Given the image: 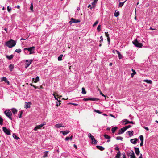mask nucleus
I'll use <instances>...</instances> for the list:
<instances>
[{
    "instance_id": "1",
    "label": "nucleus",
    "mask_w": 158,
    "mask_h": 158,
    "mask_svg": "<svg viewBox=\"0 0 158 158\" xmlns=\"http://www.w3.org/2000/svg\"><path fill=\"white\" fill-rule=\"evenodd\" d=\"M16 44V41L12 40H10L6 43V45L10 48L15 46Z\"/></svg>"
},
{
    "instance_id": "2",
    "label": "nucleus",
    "mask_w": 158,
    "mask_h": 158,
    "mask_svg": "<svg viewBox=\"0 0 158 158\" xmlns=\"http://www.w3.org/2000/svg\"><path fill=\"white\" fill-rule=\"evenodd\" d=\"M24 51H25L27 50L30 52L29 54H31L35 53V52L34 50H35V47L34 46L29 47L28 48H25L23 49Z\"/></svg>"
},
{
    "instance_id": "3",
    "label": "nucleus",
    "mask_w": 158,
    "mask_h": 158,
    "mask_svg": "<svg viewBox=\"0 0 158 158\" xmlns=\"http://www.w3.org/2000/svg\"><path fill=\"white\" fill-rule=\"evenodd\" d=\"M132 43L136 47L142 48L143 46L142 43H139L137 41V39H135L134 41H133Z\"/></svg>"
},
{
    "instance_id": "4",
    "label": "nucleus",
    "mask_w": 158,
    "mask_h": 158,
    "mask_svg": "<svg viewBox=\"0 0 158 158\" xmlns=\"http://www.w3.org/2000/svg\"><path fill=\"white\" fill-rule=\"evenodd\" d=\"M4 113L7 116L8 118L11 120H12V118L11 117V116L12 115V114L11 113V112L9 110H6L4 112Z\"/></svg>"
},
{
    "instance_id": "5",
    "label": "nucleus",
    "mask_w": 158,
    "mask_h": 158,
    "mask_svg": "<svg viewBox=\"0 0 158 158\" xmlns=\"http://www.w3.org/2000/svg\"><path fill=\"white\" fill-rule=\"evenodd\" d=\"M3 131L7 135H10L11 134V130L7 129L6 127H3L2 128Z\"/></svg>"
},
{
    "instance_id": "6",
    "label": "nucleus",
    "mask_w": 158,
    "mask_h": 158,
    "mask_svg": "<svg viewBox=\"0 0 158 158\" xmlns=\"http://www.w3.org/2000/svg\"><path fill=\"white\" fill-rule=\"evenodd\" d=\"M80 22V20L78 19H74L73 18H72L71 20L69 22V23L71 24L72 23H79Z\"/></svg>"
},
{
    "instance_id": "7",
    "label": "nucleus",
    "mask_w": 158,
    "mask_h": 158,
    "mask_svg": "<svg viewBox=\"0 0 158 158\" xmlns=\"http://www.w3.org/2000/svg\"><path fill=\"white\" fill-rule=\"evenodd\" d=\"M83 101H88V100L91 101H98L99 100V99L97 98H85L83 99Z\"/></svg>"
},
{
    "instance_id": "8",
    "label": "nucleus",
    "mask_w": 158,
    "mask_h": 158,
    "mask_svg": "<svg viewBox=\"0 0 158 158\" xmlns=\"http://www.w3.org/2000/svg\"><path fill=\"white\" fill-rule=\"evenodd\" d=\"M123 123L124 124V125H126L128 123H131L132 124H134V123L133 121H128L127 119H125L123 120Z\"/></svg>"
},
{
    "instance_id": "9",
    "label": "nucleus",
    "mask_w": 158,
    "mask_h": 158,
    "mask_svg": "<svg viewBox=\"0 0 158 158\" xmlns=\"http://www.w3.org/2000/svg\"><path fill=\"white\" fill-rule=\"evenodd\" d=\"M32 60H26V62H27V63L26 64L25 68H27L28 67H29V66L30 65V64L32 63Z\"/></svg>"
},
{
    "instance_id": "10",
    "label": "nucleus",
    "mask_w": 158,
    "mask_h": 158,
    "mask_svg": "<svg viewBox=\"0 0 158 158\" xmlns=\"http://www.w3.org/2000/svg\"><path fill=\"white\" fill-rule=\"evenodd\" d=\"M126 130L125 127L121 128L118 131V134H120L123 133Z\"/></svg>"
},
{
    "instance_id": "11",
    "label": "nucleus",
    "mask_w": 158,
    "mask_h": 158,
    "mask_svg": "<svg viewBox=\"0 0 158 158\" xmlns=\"http://www.w3.org/2000/svg\"><path fill=\"white\" fill-rule=\"evenodd\" d=\"M88 137L92 141V143H93V139H94V138L90 133L88 134Z\"/></svg>"
},
{
    "instance_id": "12",
    "label": "nucleus",
    "mask_w": 158,
    "mask_h": 158,
    "mask_svg": "<svg viewBox=\"0 0 158 158\" xmlns=\"http://www.w3.org/2000/svg\"><path fill=\"white\" fill-rule=\"evenodd\" d=\"M134 148L135 149V152L136 154L137 155H139V154L140 153V151L139 150V148H138L134 147Z\"/></svg>"
},
{
    "instance_id": "13",
    "label": "nucleus",
    "mask_w": 158,
    "mask_h": 158,
    "mask_svg": "<svg viewBox=\"0 0 158 158\" xmlns=\"http://www.w3.org/2000/svg\"><path fill=\"white\" fill-rule=\"evenodd\" d=\"M138 140V139L136 138H135L134 139H131L130 140V141L131 143H132L135 144L137 143V141Z\"/></svg>"
},
{
    "instance_id": "14",
    "label": "nucleus",
    "mask_w": 158,
    "mask_h": 158,
    "mask_svg": "<svg viewBox=\"0 0 158 158\" xmlns=\"http://www.w3.org/2000/svg\"><path fill=\"white\" fill-rule=\"evenodd\" d=\"M70 132L69 131H60V133H62L64 135H66Z\"/></svg>"
},
{
    "instance_id": "15",
    "label": "nucleus",
    "mask_w": 158,
    "mask_h": 158,
    "mask_svg": "<svg viewBox=\"0 0 158 158\" xmlns=\"http://www.w3.org/2000/svg\"><path fill=\"white\" fill-rule=\"evenodd\" d=\"M96 147H97V148L98 149L101 151H103L105 149V148L103 147L102 146L98 145V146H97Z\"/></svg>"
},
{
    "instance_id": "16",
    "label": "nucleus",
    "mask_w": 158,
    "mask_h": 158,
    "mask_svg": "<svg viewBox=\"0 0 158 158\" xmlns=\"http://www.w3.org/2000/svg\"><path fill=\"white\" fill-rule=\"evenodd\" d=\"M14 56L13 55H11L10 56L6 55V58L8 60H10L12 59L13 57Z\"/></svg>"
},
{
    "instance_id": "17",
    "label": "nucleus",
    "mask_w": 158,
    "mask_h": 158,
    "mask_svg": "<svg viewBox=\"0 0 158 158\" xmlns=\"http://www.w3.org/2000/svg\"><path fill=\"white\" fill-rule=\"evenodd\" d=\"M116 51L118 55L119 58L120 59H121L122 58L123 56L118 51L116 50Z\"/></svg>"
},
{
    "instance_id": "18",
    "label": "nucleus",
    "mask_w": 158,
    "mask_h": 158,
    "mask_svg": "<svg viewBox=\"0 0 158 158\" xmlns=\"http://www.w3.org/2000/svg\"><path fill=\"white\" fill-rule=\"evenodd\" d=\"M119 15V11H117V10H116L114 12V16L116 17H117Z\"/></svg>"
},
{
    "instance_id": "19",
    "label": "nucleus",
    "mask_w": 158,
    "mask_h": 158,
    "mask_svg": "<svg viewBox=\"0 0 158 158\" xmlns=\"http://www.w3.org/2000/svg\"><path fill=\"white\" fill-rule=\"evenodd\" d=\"M31 103V102H28V103H25V108L27 109L28 108H30V105L29 104V103Z\"/></svg>"
},
{
    "instance_id": "20",
    "label": "nucleus",
    "mask_w": 158,
    "mask_h": 158,
    "mask_svg": "<svg viewBox=\"0 0 158 158\" xmlns=\"http://www.w3.org/2000/svg\"><path fill=\"white\" fill-rule=\"evenodd\" d=\"M127 132L128 133L129 136L130 137H131L133 135V131H128Z\"/></svg>"
},
{
    "instance_id": "21",
    "label": "nucleus",
    "mask_w": 158,
    "mask_h": 158,
    "mask_svg": "<svg viewBox=\"0 0 158 158\" xmlns=\"http://www.w3.org/2000/svg\"><path fill=\"white\" fill-rule=\"evenodd\" d=\"M118 129V127H114L112 128L111 129V131H112V132L113 133H114L115 131H116V130Z\"/></svg>"
},
{
    "instance_id": "22",
    "label": "nucleus",
    "mask_w": 158,
    "mask_h": 158,
    "mask_svg": "<svg viewBox=\"0 0 158 158\" xmlns=\"http://www.w3.org/2000/svg\"><path fill=\"white\" fill-rule=\"evenodd\" d=\"M48 151H46L44 152V155L43 156V157L45 158L47 157L48 153Z\"/></svg>"
},
{
    "instance_id": "23",
    "label": "nucleus",
    "mask_w": 158,
    "mask_h": 158,
    "mask_svg": "<svg viewBox=\"0 0 158 158\" xmlns=\"http://www.w3.org/2000/svg\"><path fill=\"white\" fill-rule=\"evenodd\" d=\"M128 154L129 156H130L132 155L134 156V155L135 154L133 151L132 150H131Z\"/></svg>"
},
{
    "instance_id": "24",
    "label": "nucleus",
    "mask_w": 158,
    "mask_h": 158,
    "mask_svg": "<svg viewBox=\"0 0 158 158\" xmlns=\"http://www.w3.org/2000/svg\"><path fill=\"white\" fill-rule=\"evenodd\" d=\"M127 0H126L125 1L123 2H119V7H122L124 5V3Z\"/></svg>"
},
{
    "instance_id": "25",
    "label": "nucleus",
    "mask_w": 158,
    "mask_h": 158,
    "mask_svg": "<svg viewBox=\"0 0 158 158\" xmlns=\"http://www.w3.org/2000/svg\"><path fill=\"white\" fill-rule=\"evenodd\" d=\"M132 71L133 73L131 74V77H133L134 75L136 74V72L133 69H132Z\"/></svg>"
},
{
    "instance_id": "26",
    "label": "nucleus",
    "mask_w": 158,
    "mask_h": 158,
    "mask_svg": "<svg viewBox=\"0 0 158 158\" xmlns=\"http://www.w3.org/2000/svg\"><path fill=\"white\" fill-rule=\"evenodd\" d=\"M143 81H144V82H146L147 83H148V84H151L152 83V81L151 80H143Z\"/></svg>"
},
{
    "instance_id": "27",
    "label": "nucleus",
    "mask_w": 158,
    "mask_h": 158,
    "mask_svg": "<svg viewBox=\"0 0 158 158\" xmlns=\"http://www.w3.org/2000/svg\"><path fill=\"white\" fill-rule=\"evenodd\" d=\"M9 68L10 69V70L11 71H12L13 69L14 68V66L13 65H12V64H10L9 66Z\"/></svg>"
},
{
    "instance_id": "28",
    "label": "nucleus",
    "mask_w": 158,
    "mask_h": 158,
    "mask_svg": "<svg viewBox=\"0 0 158 158\" xmlns=\"http://www.w3.org/2000/svg\"><path fill=\"white\" fill-rule=\"evenodd\" d=\"M39 77L38 76H37L35 79V80L34 81V82L35 83H37L39 81Z\"/></svg>"
},
{
    "instance_id": "29",
    "label": "nucleus",
    "mask_w": 158,
    "mask_h": 158,
    "mask_svg": "<svg viewBox=\"0 0 158 158\" xmlns=\"http://www.w3.org/2000/svg\"><path fill=\"white\" fill-rule=\"evenodd\" d=\"M63 56V55L62 54H61L60 55V56L58 57V60L59 61H60L62 60V57Z\"/></svg>"
},
{
    "instance_id": "30",
    "label": "nucleus",
    "mask_w": 158,
    "mask_h": 158,
    "mask_svg": "<svg viewBox=\"0 0 158 158\" xmlns=\"http://www.w3.org/2000/svg\"><path fill=\"white\" fill-rule=\"evenodd\" d=\"M13 136L15 139L18 140L19 139V137H17L15 134H13Z\"/></svg>"
},
{
    "instance_id": "31",
    "label": "nucleus",
    "mask_w": 158,
    "mask_h": 158,
    "mask_svg": "<svg viewBox=\"0 0 158 158\" xmlns=\"http://www.w3.org/2000/svg\"><path fill=\"white\" fill-rule=\"evenodd\" d=\"M12 112L13 114H15L17 113V110L16 109L13 108L12 110Z\"/></svg>"
},
{
    "instance_id": "32",
    "label": "nucleus",
    "mask_w": 158,
    "mask_h": 158,
    "mask_svg": "<svg viewBox=\"0 0 158 158\" xmlns=\"http://www.w3.org/2000/svg\"><path fill=\"white\" fill-rule=\"evenodd\" d=\"M104 136L106 139H110L111 138V137L110 136L106 134L104 135Z\"/></svg>"
},
{
    "instance_id": "33",
    "label": "nucleus",
    "mask_w": 158,
    "mask_h": 158,
    "mask_svg": "<svg viewBox=\"0 0 158 158\" xmlns=\"http://www.w3.org/2000/svg\"><path fill=\"white\" fill-rule=\"evenodd\" d=\"M63 126L59 124H57L55 125V127L57 128H59L61 127H64Z\"/></svg>"
},
{
    "instance_id": "34",
    "label": "nucleus",
    "mask_w": 158,
    "mask_h": 158,
    "mask_svg": "<svg viewBox=\"0 0 158 158\" xmlns=\"http://www.w3.org/2000/svg\"><path fill=\"white\" fill-rule=\"evenodd\" d=\"M86 92L85 91V88L84 87L82 88V93L83 94H86Z\"/></svg>"
},
{
    "instance_id": "35",
    "label": "nucleus",
    "mask_w": 158,
    "mask_h": 158,
    "mask_svg": "<svg viewBox=\"0 0 158 158\" xmlns=\"http://www.w3.org/2000/svg\"><path fill=\"white\" fill-rule=\"evenodd\" d=\"M97 3V2H94V1H93V2H92L91 3V4L92 5V6L93 7H94L95 8L96 6V4Z\"/></svg>"
},
{
    "instance_id": "36",
    "label": "nucleus",
    "mask_w": 158,
    "mask_h": 158,
    "mask_svg": "<svg viewBox=\"0 0 158 158\" xmlns=\"http://www.w3.org/2000/svg\"><path fill=\"white\" fill-rule=\"evenodd\" d=\"M7 79L6 77H2L1 79V81H4L5 82V81L7 80Z\"/></svg>"
},
{
    "instance_id": "37",
    "label": "nucleus",
    "mask_w": 158,
    "mask_h": 158,
    "mask_svg": "<svg viewBox=\"0 0 158 158\" xmlns=\"http://www.w3.org/2000/svg\"><path fill=\"white\" fill-rule=\"evenodd\" d=\"M120 156H121L120 152V151H118L117 152V154H116V157H118V158H120Z\"/></svg>"
},
{
    "instance_id": "38",
    "label": "nucleus",
    "mask_w": 158,
    "mask_h": 158,
    "mask_svg": "<svg viewBox=\"0 0 158 158\" xmlns=\"http://www.w3.org/2000/svg\"><path fill=\"white\" fill-rule=\"evenodd\" d=\"M139 138L141 142L143 141V137L142 135H140L139 136Z\"/></svg>"
},
{
    "instance_id": "39",
    "label": "nucleus",
    "mask_w": 158,
    "mask_h": 158,
    "mask_svg": "<svg viewBox=\"0 0 158 158\" xmlns=\"http://www.w3.org/2000/svg\"><path fill=\"white\" fill-rule=\"evenodd\" d=\"M61 101H60V102H59L58 101H57V102H56V106H59L61 104L60 102Z\"/></svg>"
},
{
    "instance_id": "40",
    "label": "nucleus",
    "mask_w": 158,
    "mask_h": 158,
    "mask_svg": "<svg viewBox=\"0 0 158 158\" xmlns=\"http://www.w3.org/2000/svg\"><path fill=\"white\" fill-rule=\"evenodd\" d=\"M3 120L2 118L0 116V125H2L3 124Z\"/></svg>"
},
{
    "instance_id": "41",
    "label": "nucleus",
    "mask_w": 158,
    "mask_h": 158,
    "mask_svg": "<svg viewBox=\"0 0 158 158\" xmlns=\"http://www.w3.org/2000/svg\"><path fill=\"white\" fill-rule=\"evenodd\" d=\"M23 114V111H21L19 112V118H21L22 117V115Z\"/></svg>"
},
{
    "instance_id": "42",
    "label": "nucleus",
    "mask_w": 158,
    "mask_h": 158,
    "mask_svg": "<svg viewBox=\"0 0 158 158\" xmlns=\"http://www.w3.org/2000/svg\"><path fill=\"white\" fill-rule=\"evenodd\" d=\"M15 52H17L19 53H20L21 52V50L20 49H16L15 51Z\"/></svg>"
},
{
    "instance_id": "43",
    "label": "nucleus",
    "mask_w": 158,
    "mask_h": 158,
    "mask_svg": "<svg viewBox=\"0 0 158 158\" xmlns=\"http://www.w3.org/2000/svg\"><path fill=\"white\" fill-rule=\"evenodd\" d=\"M123 139V138L122 137H120V136H118L116 138V139L117 140H122Z\"/></svg>"
},
{
    "instance_id": "44",
    "label": "nucleus",
    "mask_w": 158,
    "mask_h": 158,
    "mask_svg": "<svg viewBox=\"0 0 158 158\" xmlns=\"http://www.w3.org/2000/svg\"><path fill=\"white\" fill-rule=\"evenodd\" d=\"M97 29L98 31V32H99L100 31V30H101V26H100V25H99L98 26L97 28Z\"/></svg>"
},
{
    "instance_id": "45",
    "label": "nucleus",
    "mask_w": 158,
    "mask_h": 158,
    "mask_svg": "<svg viewBox=\"0 0 158 158\" xmlns=\"http://www.w3.org/2000/svg\"><path fill=\"white\" fill-rule=\"evenodd\" d=\"M30 9L32 11H33V6L32 3L31 4V5L30 7Z\"/></svg>"
},
{
    "instance_id": "46",
    "label": "nucleus",
    "mask_w": 158,
    "mask_h": 158,
    "mask_svg": "<svg viewBox=\"0 0 158 158\" xmlns=\"http://www.w3.org/2000/svg\"><path fill=\"white\" fill-rule=\"evenodd\" d=\"M88 8H90L91 10H92L93 9H94L95 8L94 7H93L92 6H91V5H89L88 6Z\"/></svg>"
},
{
    "instance_id": "47",
    "label": "nucleus",
    "mask_w": 158,
    "mask_h": 158,
    "mask_svg": "<svg viewBox=\"0 0 158 158\" xmlns=\"http://www.w3.org/2000/svg\"><path fill=\"white\" fill-rule=\"evenodd\" d=\"M11 7H10L9 6H8L7 7V10L9 12H10V11L11 10Z\"/></svg>"
},
{
    "instance_id": "48",
    "label": "nucleus",
    "mask_w": 158,
    "mask_h": 158,
    "mask_svg": "<svg viewBox=\"0 0 158 158\" xmlns=\"http://www.w3.org/2000/svg\"><path fill=\"white\" fill-rule=\"evenodd\" d=\"M93 143H92V144H96L97 143V140L95 139H93Z\"/></svg>"
},
{
    "instance_id": "49",
    "label": "nucleus",
    "mask_w": 158,
    "mask_h": 158,
    "mask_svg": "<svg viewBox=\"0 0 158 158\" xmlns=\"http://www.w3.org/2000/svg\"><path fill=\"white\" fill-rule=\"evenodd\" d=\"M131 127V125H129L127 126H126L125 127L126 129V130L128 128H129L130 127Z\"/></svg>"
},
{
    "instance_id": "50",
    "label": "nucleus",
    "mask_w": 158,
    "mask_h": 158,
    "mask_svg": "<svg viewBox=\"0 0 158 158\" xmlns=\"http://www.w3.org/2000/svg\"><path fill=\"white\" fill-rule=\"evenodd\" d=\"M94 111L95 112H96L97 113H99V114H101V112H100L99 110H94Z\"/></svg>"
},
{
    "instance_id": "51",
    "label": "nucleus",
    "mask_w": 158,
    "mask_h": 158,
    "mask_svg": "<svg viewBox=\"0 0 158 158\" xmlns=\"http://www.w3.org/2000/svg\"><path fill=\"white\" fill-rule=\"evenodd\" d=\"M100 95H101L102 96L105 97L106 98V96L105 95H104L101 92V91H100Z\"/></svg>"
},
{
    "instance_id": "52",
    "label": "nucleus",
    "mask_w": 158,
    "mask_h": 158,
    "mask_svg": "<svg viewBox=\"0 0 158 158\" xmlns=\"http://www.w3.org/2000/svg\"><path fill=\"white\" fill-rule=\"evenodd\" d=\"M98 23V21H96L93 24V27H94Z\"/></svg>"
},
{
    "instance_id": "53",
    "label": "nucleus",
    "mask_w": 158,
    "mask_h": 158,
    "mask_svg": "<svg viewBox=\"0 0 158 158\" xmlns=\"http://www.w3.org/2000/svg\"><path fill=\"white\" fill-rule=\"evenodd\" d=\"M37 127H38V129H40L41 128H42L43 126V125H42V124H41L40 125H39L38 126H37Z\"/></svg>"
},
{
    "instance_id": "54",
    "label": "nucleus",
    "mask_w": 158,
    "mask_h": 158,
    "mask_svg": "<svg viewBox=\"0 0 158 158\" xmlns=\"http://www.w3.org/2000/svg\"><path fill=\"white\" fill-rule=\"evenodd\" d=\"M100 39H101V40L100 41V42L101 43V42H103V37H102V36H101L100 37Z\"/></svg>"
},
{
    "instance_id": "55",
    "label": "nucleus",
    "mask_w": 158,
    "mask_h": 158,
    "mask_svg": "<svg viewBox=\"0 0 158 158\" xmlns=\"http://www.w3.org/2000/svg\"><path fill=\"white\" fill-rule=\"evenodd\" d=\"M107 40L108 42V44H109L110 42V39L109 37H108V38H107Z\"/></svg>"
},
{
    "instance_id": "56",
    "label": "nucleus",
    "mask_w": 158,
    "mask_h": 158,
    "mask_svg": "<svg viewBox=\"0 0 158 158\" xmlns=\"http://www.w3.org/2000/svg\"><path fill=\"white\" fill-rule=\"evenodd\" d=\"M65 140L66 141H68L69 140H70L69 137H66L65 139Z\"/></svg>"
},
{
    "instance_id": "57",
    "label": "nucleus",
    "mask_w": 158,
    "mask_h": 158,
    "mask_svg": "<svg viewBox=\"0 0 158 158\" xmlns=\"http://www.w3.org/2000/svg\"><path fill=\"white\" fill-rule=\"evenodd\" d=\"M143 127L144 128L145 130H147V131H148L149 130L148 128L144 126Z\"/></svg>"
},
{
    "instance_id": "58",
    "label": "nucleus",
    "mask_w": 158,
    "mask_h": 158,
    "mask_svg": "<svg viewBox=\"0 0 158 158\" xmlns=\"http://www.w3.org/2000/svg\"><path fill=\"white\" fill-rule=\"evenodd\" d=\"M38 129H39L38 127H37V126H36L34 128V130L35 131H37L38 130Z\"/></svg>"
},
{
    "instance_id": "59",
    "label": "nucleus",
    "mask_w": 158,
    "mask_h": 158,
    "mask_svg": "<svg viewBox=\"0 0 158 158\" xmlns=\"http://www.w3.org/2000/svg\"><path fill=\"white\" fill-rule=\"evenodd\" d=\"M105 35L108 38V37H109V35L108 34V32H105Z\"/></svg>"
},
{
    "instance_id": "60",
    "label": "nucleus",
    "mask_w": 158,
    "mask_h": 158,
    "mask_svg": "<svg viewBox=\"0 0 158 158\" xmlns=\"http://www.w3.org/2000/svg\"><path fill=\"white\" fill-rule=\"evenodd\" d=\"M130 158H136L135 157V155L134 154V156L132 155V156H130Z\"/></svg>"
},
{
    "instance_id": "61",
    "label": "nucleus",
    "mask_w": 158,
    "mask_h": 158,
    "mask_svg": "<svg viewBox=\"0 0 158 158\" xmlns=\"http://www.w3.org/2000/svg\"><path fill=\"white\" fill-rule=\"evenodd\" d=\"M123 158H126L125 154L124 153H123Z\"/></svg>"
},
{
    "instance_id": "62",
    "label": "nucleus",
    "mask_w": 158,
    "mask_h": 158,
    "mask_svg": "<svg viewBox=\"0 0 158 158\" xmlns=\"http://www.w3.org/2000/svg\"><path fill=\"white\" fill-rule=\"evenodd\" d=\"M5 82L6 83L8 84V85L10 84L9 81L7 79V80H6Z\"/></svg>"
},
{
    "instance_id": "63",
    "label": "nucleus",
    "mask_w": 158,
    "mask_h": 158,
    "mask_svg": "<svg viewBox=\"0 0 158 158\" xmlns=\"http://www.w3.org/2000/svg\"><path fill=\"white\" fill-rule=\"evenodd\" d=\"M115 150L118 151L119 150V148L118 147H117L115 148Z\"/></svg>"
},
{
    "instance_id": "64",
    "label": "nucleus",
    "mask_w": 158,
    "mask_h": 158,
    "mask_svg": "<svg viewBox=\"0 0 158 158\" xmlns=\"http://www.w3.org/2000/svg\"><path fill=\"white\" fill-rule=\"evenodd\" d=\"M43 126H44V125L46 124V123L45 122H44L42 124H41Z\"/></svg>"
}]
</instances>
